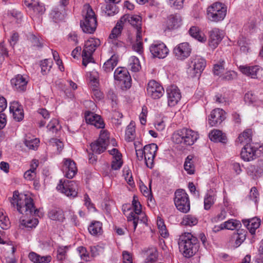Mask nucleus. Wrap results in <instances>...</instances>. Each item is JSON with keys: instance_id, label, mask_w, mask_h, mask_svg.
<instances>
[{"instance_id": "f257e3e1", "label": "nucleus", "mask_w": 263, "mask_h": 263, "mask_svg": "<svg viewBox=\"0 0 263 263\" xmlns=\"http://www.w3.org/2000/svg\"><path fill=\"white\" fill-rule=\"evenodd\" d=\"M11 204L16 206L19 213L27 216L38 214L39 211L35 209L33 199L27 195L20 194L18 191L13 192V196L9 198Z\"/></svg>"}, {"instance_id": "f03ea898", "label": "nucleus", "mask_w": 263, "mask_h": 263, "mask_svg": "<svg viewBox=\"0 0 263 263\" xmlns=\"http://www.w3.org/2000/svg\"><path fill=\"white\" fill-rule=\"evenodd\" d=\"M178 245L180 251L186 258L195 255L199 248L198 239L190 233H185L180 237Z\"/></svg>"}, {"instance_id": "7ed1b4c3", "label": "nucleus", "mask_w": 263, "mask_h": 263, "mask_svg": "<svg viewBox=\"0 0 263 263\" xmlns=\"http://www.w3.org/2000/svg\"><path fill=\"white\" fill-rule=\"evenodd\" d=\"M172 138L173 141L176 144L190 146L193 145L198 139V135L191 129L183 128L174 132Z\"/></svg>"}, {"instance_id": "20e7f679", "label": "nucleus", "mask_w": 263, "mask_h": 263, "mask_svg": "<svg viewBox=\"0 0 263 263\" xmlns=\"http://www.w3.org/2000/svg\"><path fill=\"white\" fill-rule=\"evenodd\" d=\"M83 12L85 13V17L80 22V27L84 33H93L97 26L96 15L88 4L84 6Z\"/></svg>"}, {"instance_id": "39448f33", "label": "nucleus", "mask_w": 263, "mask_h": 263, "mask_svg": "<svg viewBox=\"0 0 263 263\" xmlns=\"http://www.w3.org/2000/svg\"><path fill=\"white\" fill-rule=\"evenodd\" d=\"M226 14L227 8L221 3H215L207 9L208 18L212 22H217L223 20Z\"/></svg>"}, {"instance_id": "423d86ee", "label": "nucleus", "mask_w": 263, "mask_h": 263, "mask_svg": "<svg viewBox=\"0 0 263 263\" xmlns=\"http://www.w3.org/2000/svg\"><path fill=\"white\" fill-rule=\"evenodd\" d=\"M132 204L134 210L130 212L129 214L127 216V218L128 222L132 224L133 231H135L139 220L143 222H145L147 219L145 214L142 213L141 205L140 202L136 200L135 197L134 198Z\"/></svg>"}, {"instance_id": "0eeeda50", "label": "nucleus", "mask_w": 263, "mask_h": 263, "mask_svg": "<svg viewBox=\"0 0 263 263\" xmlns=\"http://www.w3.org/2000/svg\"><path fill=\"white\" fill-rule=\"evenodd\" d=\"M174 203L177 209L186 213L190 210V202L188 195L182 189H178L175 193Z\"/></svg>"}, {"instance_id": "6e6552de", "label": "nucleus", "mask_w": 263, "mask_h": 263, "mask_svg": "<svg viewBox=\"0 0 263 263\" xmlns=\"http://www.w3.org/2000/svg\"><path fill=\"white\" fill-rule=\"evenodd\" d=\"M206 66L205 60L200 56L192 57L189 61L187 72L192 77H199Z\"/></svg>"}, {"instance_id": "1a4fd4ad", "label": "nucleus", "mask_w": 263, "mask_h": 263, "mask_svg": "<svg viewBox=\"0 0 263 263\" xmlns=\"http://www.w3.org/2000/svg\"><path fill=\"white\" fill-rule=\"evenodd\" d=\"M77 185L74 181H60V183L57 186V189L61 193H64L67 197L74 198L77 196Z\"/></svg>"}, {"instance_id": "9d476101", "label": "nucleus", "mask_w": 263, "mask_h": 263, "mask_svg": "<svg viewBox=\"0 0 263 263\" xmlns=\"http://www.w3.org/2000/svg\"><path fill=\"white\" fill-rule=\"evenodd\" d=\"M114 78L119 81L122 87L129 88L132 85V79L127 69L118 68L114 72Z\"/></svg>"}, {"instance_id": "9b49d317", "label": "nucleus", "mask_w": 263, "mask_h": 263, "mask_svg": "<svg viewBox=\"0 0 263 263\" xmlns=\"http://www.w3.org/2000/svg\"><path fill=\"white\" fill-rule=\"evenodd\" d=\"M239 69L243 74L252 79H260L262 76L263 69L258 65H241Z\"/></svg>"}, {"instance_id": "f8f14e48", "label": "nucleus", "mask_w": 263, "mask_h": 263, "mask_svg": "<svg viewBox=\"0 0 263 263\" xmlns=\"http://www.w3.org/2000/svg\"><path fill=\"white\" fill-rule=\"evenodd\" d=\"M147 93L153 99L160 98L164 92L163 87L157 81L151 80L147 87Z\"/></svg>"}, {"instance_id": "ddd939ff", "label": "nucleus", "mask_w": 263, "mask_h": 263, "mask_svg": "<svg viewBox=\"0 0 263 263\" xmlns=\"http://www.w3.org/2000/svg\"><path fill=\"white\" fill-rule=\"evenodd\" d=\"M149 50L154 57L163 59L168 53V49L166 45L161 42H156L149 47Z\"/></svg>"}, {"instance_id": "4468645a", "label": "nucleus", "mask_w": 263, "mask_h": 263, "mask_svg": "<svg viewBox=\"0 0 263 263\" xmlns=\"http://www.w3.org/2000/svg\"><path fill=\"white\" fill-rule=\"evenodd\" d=\"M144 149H145L144 160L145 164L148 167L152 168L158 146L156 144L152 143L145 145Z\"/></svg>"}, {"instance_id": "2eb2a0df", "label": "nucleus", "mask_w": 263, "mask_h": 263, "mask_svg": "<svg viewBox=\"0 0 263 263\" xmlns=\"http://www.w3.org/2000/svg\"><path fill=\"white\" fill-rule=\"evenodd\" d=\"M166 92L168 106L171 107L175 106L181 98L179 89L176 86L172 85L167 89Z\"/></svg>"}, {"instance_id": "dca6fc26", "label": "nucleus", "mask_w": 263, "mask_h": 263, "mask_svg": "<svg viewBox=\"0 0 263 263\" xmlns=\"http://www.w3.org/2000/svg\"><path fill=\"white\" fill-rule=\"evenodd\" d=\"M226 119V112L217 108L213 109L209 117V123L211 126L220 124Z\"/></svg>"}, {"instance_id": "f3484780", "label": "nucleus", "mask_w": 263, "mask_h": 263, "mask_svg": "<svg viewBox=\"0 0 263 263\" xmlns=\"http://www.w3.org/2000/svg\"><path fill=\"white\" fill-rule=\"evenodd\" d=\"M191 52V48L186 42L179 44L174 49L175 57L180 60H183L187 58L190 55Z\"/></svg>"}, {"instance_id": "a211bd4d", "label": "nucleus", "mask_w": 263, "mask_h": 263, "mask_svg": "<svg viewBox=\"0 0 263 263\" xmlns=\"http://www.w3.org/2000/svg\"><path fill=\"white\" fill-rule=\"evenodd\" d=\"M96 49L93 44H91V42L88 41L86 42L82 53V64L84 66L86 67L89 63L93 62L92 55Z\"/></svg>"}, {"instance_id": "6ab92c4d", "label": "nucleus", "mask_w": 263, "mask_h": 263, "mask_svg": "<svg viewBox=\"0 0 263 263\" xmlns=\"http://www.w3.org/2000/svg\"><path fill=\"white\" fill-rule=\"evenodd\" d=\"M223 37L222 31L218 28H213L209 32V45L213 49L217 47Z\"/></svg>"}, {"instance_id": "aec40b11", "label": "nucleus", "mask_w": 263, "mask_h": 263, "mask_svg": "<svg viewBox=\"0 0 263 263\" xmlns=\"http://www.w3.org/2000/svg\"><path fill=\"white\" fill-rule=\"evenodd\" d=\"M85 117L87 123L93 125L98 128L104 127L105 124L100 116L90 111H87L85 112Z\"/></svg>"}, {"instance_id": "412c9836", "label": "nucleus", "mask_w": 263, "mask_h": 263, "mask_svg": "<svg viewBox=\"0 0 263 263\" xmlns=\"http://www.w3.org/2000/svg\"><path fill=\"white\" fill-rule=\"evenodd\" d=\"M257 148L251 144H246L242 148L241 158L245 161H251L256 159Z\"/></svg>"}, {"instance_id": "4be33fe9", "label": "nucleus", "mask_w": 263, "mask_h": 263, "mask_svg": "<svg viewBox=\"0 0 263 263\" xmlns=\"http://www.w3.org/2000/svg\"><path fill=\"white\" fill-rule=\"evenodd\" d=\"M63 171L65 176L68 178H72L77 172L75 162L70 159H64Z\"/></svg>"}, {"instance_id": "5701e85b", "label": "nucleus", "mask_w": 263, "mask_h": 263, "mask_svg": "<svg viewBox=\"0 0 263 263\" xmlns=\"http://www.w3.org/2000/svg\"><path fill=\"white\" fill-rule=\"evenodd\" d=\"M247 232L243 229H238L232 235L230 241L233 246L237 248L245 241Z\"/></svg>"}, {"instance_id": "b1692460", "label": "nucleus", "mask_w": 263, "mask_h": 263, "mask_svg": "<svg viewBox=\"0 0 263 263\" xmlns=\"http://www.w3.org/2000/svg\"><path fill=\"white\" fill-rule=\"evenodd\" d=\"M9 110L10 112L12 113L14 119L17 121H20L23 119V110L17 102L13 101L11 102Z\"/></svg>"}, {"instance_id": "393cba45", "label": "nucleus", "mask_w": 263, "mask_h": 263, "mask_svg": "<svg viewBox=\"0 0 263 263\" xmlns=\"http://www.w3.org/2000/svg\"><path fill=\"white\" fill-rule=\"evenodd\" d=\"M242 222L252 235L255 234L256 230L259 228L260 224V219L256 217L243 219Z\"/></svg>"}, {"instance_id": "a878e982", "label": "nucleus", "mask_w": 263, "mask_h": 263, "mask_svg": "<svg viewBox=\"0 0 263 263\" xmlns=\"http://www.w3.org/2000/svg\"><path fill=\"white\" fill-rule=\"evenodd\" d=\"M11 84L18 91H24L26 89L27 81L21 74H17L11 80Z\"/></svg>"}, {"instance_id": "bb28decb", "label": "nucleus", "mask_w": 263, "mask_h": 263, "mask_svg": "<svg viewBox=\"0 0 263 263\" xmlns=\"http://www.w3.org/2000/svg\"><path fill=\"white\" fill-rule=\"evenodd\" d=\"M252 132L250 129L245 130L242 133L240 134L238 136L236 142L237 144L246 145L251 144L252 141Z\"/></svg>"}, {"instance_id": "cd10ccee", "label": "nucleus", "mask_w": 263, "mask_h": 263, "mask_svg": "<svg viewBox=\"0 0 263 263\" xmlns=\"http://www.w3.org/2000/svg\"><path fill=\"white\" fill-rule=\"evenodd\" d=\"M28 257L33 263H49L51 260L50 255L42 256L34 252L29 253Z\"/></svg>"}, {"instance_id": "c85d7f7f", "label": "nucleus", "mask_w": 263, "mask_h": 263, "mask_svg": "<svg viewBox=\"0 0 263 263\" xmlns=\"http://www.w3.org/2000/svg\"><path fill=\"white\" fill-rule=\"evenodd\" d=\"M126 17L127 16H122L120 20L117 23L116 26L112 29L109 35L110 39H115L121 35L125 19H126Z\"/></svg>"}, {"instance_id": "c756f323", "label": "nucleus", "mask_w": 263, "mask_h": 263, "mask_svg": "<svg viewBox=\"0 0 263 263\" xmlns=\"http://www.w3.org/2000/svg\"><path fill=\"white\" fill-rule=\"evenodd\" d=\"M88 230L92 235H100L103 233L102 223L99 221H93L89 226Z\"/></svg>"}, {"instance_id": "7c9ffc66", "label": "nucleus", "mask_w": 263, "mask_h": 263, "mask_svg": "<svg viewBox=\"0 0 263 263\" xmlns=\"http://www.w3.org/2000/svg\"><path fill=\"white\" fill-rule=\"evenodd\" d=\"M123 16H127L125 19L124 23L128 22L132 26L136 29L141 28L142 25V18L139 15H130L129 14H125Z\"/></svg>"}, {"instance_id": "2f4dec72", "label": "nucleus", "mask_w": 263, "mask_h": 263, "mask_svg": "<svg viewBox=\"0 0 263 263\" xmlns=\"http://www.w3.org/2000/svg\"><path fill=\"white\" fill-rule=\"evenodd\" d=\"M190 35L197 40L203 43L206 40V36L196 26H192L189 31Z\"/></svg>"}, {"instance_id": "473e14b6", "label": "nucleus", "mask_w": 263, "mask_h": 263, "mask_svg": "<svg viewBox=\"0 0 263 263\" xmlns=\"http://www.w3.org/2000/svg\"><path fill=\"white\" fill-rule=\"evenodd\" d=\"M64 10L63 7H61L60 9L59 8H55L52 9L50 15L54 22H59L64 20L65 14Z\"/></svg>"}, {"instance_id": "72a5a7b5", "label": "nucleus", "mask_w": 263, "mask_h": 263, "mask_svg": "<svg viewBox=\"0 0 263 263\" xmlns=\"http://www.w3.org/2000/svg\"><path fill=\"white\" fill-rule=\"evenodd\" d=\"M107 144L97 140L90 144L91 149L93 153L100 154L104 152L107 148Z\"/></svg>"}, {"instance_id": "f704fd0d", "label": "nucleus", "mask_w": 263, "mask_h": 263, "mask_svg": "<svg viewBox=\"0 0 263 263\" xmlns=\"http://www.w3.org/2000/svg\"><path fill=\"white\" fill-rule=\"evenodd\" d=\"M209 138L214 142L226 143L227 138L219 130H213L209 134Z\"/></svg>"}, {"instance_id": "c9c22d12", "label": "nucleus", "mask_w": 263, "mask_h": 263, "mask_svg": "<svg viewBox=\"0 0 263 263\" xmlns=\"http://www.w3.org/2000/svg\"><path fill=\"white\" fill-rule=\"evenodd\" d=\"M216 200V195L212 191L208 192L204 199V208L206 210H209L213 205Z\"/></svg>"}, {"instance_id": "e433bc0d", "label": "nucleus", "mask_w": 263, "mask_h": 263, "mask_svg": "<svg viewBox=\"0 0 263 263\" xmlns=\"http://www.w3.org/2000/svg\"><path fill=\"white\" fill-rule=\"evenodd\" d=\"M147 257L145 259L146 263H153L156 261L158 257V251L155 247L147 249L145 252Z\"/></svg>"}, {"instance_id": "4c0bfd02", "label": "nucleus", "mask_w": 263, "mask_h": 263, "mask_svg": "<svg viewBox=\"0 0 263 263\" xmlns=\"http://www.w3.org/2000/svg\"><path fill=\"white\" fill-rule=\"evenodd\" d=\"M48 217L53 220L63 221L65 219L63 211L59 209L50 210L48 213Z\"/></svg>"}, {"instance_id": "58836bf2", "label": "nucleus", "mask_w": 263, "mask_h": 263, "mask_svg": "<svg viewBox=\"0 0 263 263\" xmlns=\"http://www.w3.org/2000/svg\"><path fill=\"white\" fill-rule=\"evenodd\" d=\"M195 158L193 155H189L185 159L184 164V170L189 174H193L195 172L194 166Z\"/></svg>"}, {"instance_id": "ea45409f", "label": "nucleus", "mask_w": 263, "mask_h": 263, "mask_svg": "<svg viewBox=\"0 0 263 263\" xmlns=\"http://www.w3.org/2000/svg\"><path fill=\"white\" fill-rule=\"evenodd\" d=\"M241 226V224L240 221L236 220L231 219L221 224L220 226V229L222 230L223 229H226L233 230L239 228Z\"/></svg>"}, {"instance_id": "a19ab883", "label": "nucleus", "mask_w": 263, "mask_h": 263, "mask_svg": "<svg viewBox=\"0 0 263 263\" xmlns=\"http://www.w3.org/2000/svg\"><path fill=\"white\" fill-rule=\"evenodd\" d=\"M117 63V58L113 55L104 64L103 69L106 72H110L113 70Z\"/></svg>"}, {"instance_id": "79ce46f5", "label": "nucleus", "mask_w": 263, "mask_h": 263, "mask_svg": "<svg viewBox=\"0 0 263 263\" xmlns=\"http://www.w3.org/2000/svg\"><path fill=\"white\" fill-rule=\"evenodd\" d=\"M237 44L240 48V51L242 52L246 53L249 51L250 49L249 41L245 37H240L238 40Z\"/></svg>"}, {"instance_id": "37998d69", "label": "nucleus", "mask_w": 263, "mask_h": 263, "mask_svg": "<svg viewBox=\"0 0 263 263\" xmlns=\"http://www.w3.org/2000/svg\"><path fill=\"white\" fill-rule=\"evenodd\" d=\"M180 20L177 16L171 15L167 21V28L168 29H173L178 28L180 25Z\"/></svg>"}, {"instance_id": "c03bdc74", "label": "nucleus", "mask_w": 263, "mask_h": 263, "mask_svg": "<svg viewBox=\"0 0 263 263\" xmlns=\"http://www.w3.org/2000/svg\"><path fill=\"white\" fill-rule=\"evenodd\" d=\"M247 174L253 179H257L261 176L256 165H250L246 170Z\"/></svg>"}, {"instance_id": "a18cd8bd", "label": "nucleus", "mask_w": 263, "mask_h": 263, "mask_svg": "<svg viewBox=\"0 0 263 263\" xmlns=\"http://www.w3.org/2000/svg\"><path fill=\"white\" fill-rule=\"evenodd\" d=\"M129 66L132 71H138L141 68L139 59L135 56H132L129 59Z\"/></svg>"}, {"instance_id": "49530a36", "label": "nucleus", "mask_w": 263, "mask_h": 263, "mask_svg": "<svg viewBox=\"0 0 263 263\" xmlns=\"http://www.w3.org/2000/svg\"><path fill=\"white\" fill-rule=\"evenodd\" d=\"M197 218L192 215H187L184 216L181 223L184 226H193L198 223Z\"/></svg>"}, {"instance_id": "de8ad7c7", "label": "nucleus", "mask_w": 263, "mask_h": 263, "mask_svg": "<svg viewBox=\"0 0 263 263\" xmlns=\"http://www.w3.org/2000/svg\"><path fill=\"white\" fill-rule=\"evenodd\" d=\"M135 136V129L134 126L130 124L126 128L125 132V139L128 142L132 141Z\"/></svg>"}, {"instance_id": "09e8293b", "label": "nucleus", "mask_w": 263, "mask_h": 263, "mask_svg": "<svg viewBox=\"0 0 263 263\" xmlns=\"http://www.w3.org/2000/svg\"><path fill=\"white\" fill-rule=\"evenodd\" d=\"M40 141L37 138L30 139L27 137L25 141V144L30 149H35L37 148L39 146Z\"/></svg>"}, {"instance_id": "8fccbe9b", "label": "nucleus", "mask_w": 263, "mask_h": 263, "mask_svg": "<svg viewBox=\"0 0 263 263\" xmlns=\"http://www.w3.org/2000/svg\"><path fill=\"white\" fill-rule=\"evenodd\" d=\"M10 226V222L8 217L0 211V227L4 230H7Z\"/></svg>"}, {"instance_id": "3c124183", "label": "nucleus", "mask_w": 263, "mask_h": 263, "mask_svg": "<svg viewBox=\"0 0 263 263\" xmlns=\"http://www.w3.org/2000/svg\"><path fill=\"white\" fill-rule=\"evenodd\" d=\"M157 224L161 236L164 238L167 237L168 236V233L163 221L161 219H158Z\"/></svg>"}, {"instance_id": "603ef678", "label": "nucleus", "mask_w": 263, "mask_h": 263, "mask_svg": "<svg viewBox=\"0 0 263 263\" xmlns=\"http://www.w3.org/2000/svg\"><path fill=\"white\" fill-rule=\"evenodd\" d=\"M47 127L49 131L52 132L53 133H56L61 128V126L59 125L58 121L55 119H53L48 124Z\"/></svg>"}, {"instance_id": "864d4df0", "label": "nucleus", "mask_w": 263, "mask_h": 263, "mask_svg": "<svg viewBox=\"0 0 263 263\" xmlns=\"http://www.w3.org/2000/svg\"><path fill=\"white\" fill-rule=\"evenodd\" d=\"M105 12L108 16L114 15L117 12V8L116 5L111 3H106Z\"/></svg>"}, {"instance_id": "5fc2aeb1", "label": "nucleus", "mask_w": 263, "mask_h": 263, "mask_svg": "<svg viewBox=\"0 0 263 263\" xmlns=\"http://www.w3.org/2000/svg\"><path fill=\"white\" fill-rule=\"evenodd\" d=\"M41 67L42 72L43 74L49 71L51 68V62L47 59H45L41 62Z\"/></svg>"}, {"instance_id": "6e6d98bb", "label": "nucleus", "mask_w": 263, "mask_h": 263, "mask_svg": "<svg viewBox=\"0 0 263 263\" xmlns=\"http://www.w3.org/2000/svg\"><path fill=\"white\" fill-rule=\"evenodd\" d=\"M39 221L37 219L34 218L31 220H29L27 221H25L23 220L21 221V224L27 228H33L35 227L38 224Z\"/></svg>"}, {"instance_id": "4d7b16f0", "label": "nucleus", "mask_w": 263, "mask_h": 263, "mask_svg": "<svg viewBox=\"0 0 263 263\" xmlns=\"http://www.w3.org/2000/svg\"><path fill=\"white\" fill-rule=\"evenodd\" d=\"M66 247H59L57 250V257L59 260H62L65 258L66 254Z\"/></svg>"}, {"instance_id": "13d9d810", "label": "nucleus", "mask_w": 263, "mask_h": 263, "mask_svg": "<svg viewBox=\"0 0 263 263\" xmlns=\"http://www.w3.org/2000/svg\"><path fill=\"white\" fill-rule=\"evenodd\" d=\"M49 142L53 146L57 147L59 152H60L62 150L64 145L60 140L52 138L50 139Z\"/></svg>"}, {"instance_id": "bf43d9fd", "label": "nucleus", "mask_w": 263, "mask_h": 263, "mask_svg": "<svg viewBox=\"0 0 263 263\" xmlns=\"http://www.w3.org/2000/svg\"><path fill=\"white\" fill-rule=\"evenodd\" d=\"M32 11L36 14L42 15L45 11V8L44 5L40 3L39 2L37 3V5L34 7Z\"/></svg>"}, {"instance_id": "052dcab7", "label": "nucleus", "mask_w": 263, "mask_h": 263, "mask_svg": "<svg viewBox=\"0 0 263 263\" xmlns=\"http://www.w3.org/2000/svg\"><path fill=\"white\" fill-rule=\"evenodd\" d=\"M244 99L248 103H253L256 101V97L252 92L249 91L245 94Z\"/></svg>"}, {"instance_id": "680f3d73", "label": "nucleus", "mask_w": 263, "mask_h": 263, "mask_svg": "<svg viewBox=\"0 0 263 263\" xmlns=\"http://www.w3.org/2000/svg\"><path fill=\"white\" fill-rule=\"evenodd\" d=\"M224 71V66L222 63L216 64L214 65L213 68V73L215 75L219 76L221 73Z\"/></svg>"}, {"instance_id": "e2e57ef3", "label": "nucleus", "mask_w": 263, "mask_h": 263, "mask_svg": "<svg viewBox=\"0 0 263 263\" xmlns=\"http://www.w3.org/2000/svg\"><path fill=\"white\" fill-rule=\"evenodd\" d=\"M135 148L136 149V156L138 159L140 161L144 159L145 149L143 148L138 149V145L136 143L134 144Z\"/></svg>"}, {"instance_id": "0e129e2a", "label": "nucleus", "mask_w": 263, "mask_h": 263, "mask_svg": "<svg viewBox=\"0 0 263 263\" xmlns=\"http://www.w3.org/2000/svg\"><path fill=\"white\" fill-rule=\"evenodd\" d=\"M98 140H99V141L106 143L108 144V142H109V136L108 132L106 130H101L99 138Z\"/></svg>"}, {"instance_id": "69168bd1", "label": "nucleus", "mask_w": 263, "mask_h": 263, "mask_svg": "<svg viewBox=\"0 0 263 263\" xmlns=\"http://www.w3.org/2000/svg\"><path fill=\"white\" fill-rule=\"evenodd\" d=\"M259 194L257 192V190L256 187H253L251 189L249 198L250 200H252L256 203L257 201V199L258 198Z\"/></svg>"}, {"instance_id": "338daca9", "label": "nucleus", "mask_w": 263, "mask_h": 263, "mask_svg": "<svg viewBox=\"0 0 263 263\" xmlns=\"http://www.w3.org/2000/svg\"><path fill=\"white\" fill-rule=\"evenodd\" d=\"M77 251L79 252V255L82 259L86 261L88 260V255L85 248L79 247L78 248Z\"/></svg>"}, {"instance_id": "774afa93", "label": "nucleus", "mask_w": 263, "mask_h": 263, "mask_svg": "<svg viewBox=\"0 0 263 263\" xmlns=\"http://www.w3.org/2000/svg\"><path fill=\"white\" fill-rule=\"evenodd\" d=\"M122 165L121 157H120L119 159L116 158L112 161L111 168L114 170H118L120 168Z\"/></svg>"}]
</instances>
